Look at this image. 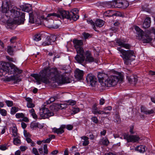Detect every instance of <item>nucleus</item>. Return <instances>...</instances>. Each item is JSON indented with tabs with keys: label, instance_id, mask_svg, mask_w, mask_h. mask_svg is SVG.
<instances>
[{
	"label": "nucleus",
	"instance_id": "7",
	"mask_svg": "<svg viewBox=\"0 0 155 155\" xmlns=\"http://www.w3.org/2000/svg\"><path fill=\"white\" fill-rule=\"evenodd\" d=\"M106 6L108 8L115 7L118 8H126L129 5L126 1L122 0H112V1L106 2Z\"/></svg>",
	"mask_w": 155,
	"mask_h": 155
},
{
	"label": "nucleus",
	"instance_id": "53",
	"mask_svg": "<svg viewBox=\"0 0 155 155\" xmlns=\"http://www.w3.org/2000/svg\"><path fill=\"white\" fill-rule=\"evenodd\" d=\"M32 153L35 155H40L37 149L35 148H33Z\"/></svg>",
	"mask_w": 155,
	"mask_h": 155
},
{
	"label": "nucleus",
	"instance_id": "33",
	"mask_svg": "<svg viewBox=\"0 0 155 155\" xmlns=\"http://www.w3.org/2000/svg\"><path fill=\"white\" fill-rule=\"evenodd\" d=\"M87 22L89 24L91 25L92 26L93 29L96 31L99 32V31L96 29V28L95 26V23L93 21L92 19L88 20L87 21Z\"/></svg>",
	"mask_w": 155,
	"mask_h": 155
},
{
	"label": "nucleus",
	"instance_id": "3",
	"mask_svg": "<svg viewBox=\"0 0 155 155\" xmlns=\"http://www.w3.org/2000/svg\"><path fill=\"white\" fill-rule=\"evenodd\" d=\"M22 70L19 69L12 63H8L3 61L0 62V76H5L8 73L9 74H21Z\"/></svg>",
	"mask_w": 155,
	"mask_h": 155
},
{
	"label": "nucleus",
	"instance_id": "36",
	"mask_svg": "<svg viewBox=\"0 0 155 155\" xmlns=\"http://www.w3.org/2000/svg\"><path fill=\"white\" fill-rule=\"evenodd\" d=\"M18 110V108L15 107H12L11 110V114L12 115L14 114Z\"/></svg>",
	"mask_w": 155,
	"mask_h": 155
},
{
	"label": "nucleus",
	"instance_id": "35",
	"mask_svg": "<svg viewBox=\"0 0 155 155\" xmlns=\"http://www.w3.org/2000/svg\"><path fill=\"white\" fill-rule=\"evenodd\" d=\"M56 98V97H51L48 101H46V102H45L44 103H46V105L50 104L54 101Z\"/></svg>",
	"mask_w": 155,
	"mask_h": 155
},
{
	"label": "nucleus",
	"instance_id": "27",
	"mask_svg": "<svg viewBox=\"0 0 155 155\" xmlns=\"http://www.w3.org/2000/svg\"><path fill=\"white\" fill-rule=\"evenodd\" d=\"M104 21L101 19H98L95 22V25L98 27H101L104 25Z\"/></svg>",
	"mask_w": 155,
	"mask_h": 155
},
{
	"label": "nucleus",
	"instance_id": "1",
	"mask_svg": "<svg viewBox=\"0 0 155 155\" xmlns=\"http://www.w3.org/2000/svg\"><path fill=\"white\" fill-rule=\"evenodd\" d=\"M31 76L36 80L37 84H40L41 82L45 84L50 83L49 79H51L58 84H63L70 82L69 78L66 75L61 74L56 68H45L41 71L39 74H34Z\"/></svg>",
	"mask_w": 155,
	"mask_h": 155
},
{
	"label": "nucleus",
	"instance_id": "20",
	"mask_svg": "<svg viewBox=\"0 0 155 155\" xmlns=\"http://www.w3.org/2000/svg\"><path fill=\"white\" fill-rule=\"evenodd\" d=\"M107 75L103 73H99L97 74V77L100 82L101 83V85L103 82H105V78L107 77Z\"/></svg>",
	"mask_w": 155,
	"mask_h": 155
},
{
	"label": "nucleus",
	"instance_id": "62",
	"mask_svg": "<svg viewBox=\"0 0 155 155\" xmlns=\"http://www.w3.org/2000/svg\"><path fill=\"white\" fill-rule=\"evenodd\" d=\"M105 103V100L103 98H101L100 100V104L101 105H103Z\"/></svg>",
	"mask_w": 155,
	"mask_h": 155
},
{
	"label": "nucleus",
	"instance_id": "52",
	"mask_svg": "<svg viewBox=\"0 0 155 155\" xmlns=\"http://www.w3.org/2000/svg\"><path fill=\"white\" fill-rule=\"evenodd\" d=\"M24 134L26 138L30 137V134L27 132L26 130H24Z\"/></svg>",
	"mask_w": 155,
	"mask_h": 155
},
{
	"label": "nucleus",
	"instance_id": "54",
	"mask_svg": "<svg viewBox=\"0 0 155 155\" xmlns=\"http://www.w3.org/2000/svg\"><path fill=\"white\" fill-rule=\"evenodd\" d=\"M92 121L95 124H97L98 123V120L96 117H93L91 118Z\"/></svg>",
	"mask_w": 155,
	"mask_h": 155
},
{
	"label": "nucleus",
	"instance_id": "19",
	"mask_svg": "<svg viewBox=\"0 0 155 155\" xmlns=\"http://www.w3.org/2000/svg\"><path fill=\"white\" fill-rule=\"evenodd\" d=\"M134 29L136 31V34L138 38L140 39L144 35L143 31L138 26H136L134 27Z\"/></svg>",
	"mask_w": 155,
	"mask_h": 155
},
{
	"label": "nucleus",
	"instance_id": "42",
	"mask_svg": "<svg viewBox=\"0 0 155 155\" xmlns=\"http://www.w3.org/2000/svg\"><path fill=\"white\" fill-rule=\"evenodd\" d=\"M8 146L6 144L0 145V149L2 150H5L8 149Z\"/></svg>",
	"mask_w": 155,
	"mask_h": 155
},
{
	"label": "nucleus",
	"instance_id": "58",
	"mask_svg": "<svg viewBox=\"0 0 155 155\" xmlns=\"http://www.w3.org/2000/svg\"><path fill=\"white\" fill-rule=\"evenodd\" d=\"M72 111L74 114H76L80 111V109L78 107L74 108L72 110Z\"/></svg>",
	"mask_w": 155,
	"mask_h": 155
},
{
	"label": "nucleus",
	"instance_id": "4",
	"mask_svg": "<svg viewBox=\"0 0 155 155\" xmlns=\"http://www.w3.org/2000/svg\"><path fill=\"white\" fill-rule=\"evenodd\" d=\"M117 76L111 75L107 78L105 80V82H103L101 84L102 86L111 87L114 86L117 84L119 80H123V76L120 73L118 72L117 74Z\"/></svg>",
	"mask_w": 155,
	"mask_h": 155
},
{
	"label": "nucleus",
	"instance_id": "10",
	"mask_svg": "<svg viewBox=\"0 0 155 155\" xmlns=\"http://www.w3.org/2000/svg\"><path fill=\"white\" fill-rule=\"evenodd\" d=\"M124 139L127 140L128 142H135L138 141L140 138L137 136L129 135L127 134H125L124 135Z\"/></svg>",
	"mask_w": 155,
	"mask_h": 155
},
{
	"label": "nucleus",
	"instance_id": "28",
	"mask_svg": "<svg viewBox=\"0 0 155 155\" xmlns=\"http://www.w3.org/2000/svg\"><path fill=\"white\" fill-rule=\"evenodd\" d=\"M127 78L130 83H133L134 84H136L138 80L137 76H133L132 77V78L127 77Z\"/></svg>",
	"mask_w": 155,
	"mask_h": 155
},
{
	"label": "nucleus",
	"instance_id": "9",
	"mask_svg": "<svg viewBox=\"0 0 155 155\" xmlns=\"http://www.w3.org/2000/svg\"><path fill=\"white\" fill-rule=\"evenodd\" d=\"M73 42L77 53H80V51H81L80 52H82L84 50L83 48L82 47L83 45L82 40L74 39L73 40Z\"/></svg>",
	"mask_w": 155,
	"mask_h": 155
},
{
	"label": "nucleus",
	"instance_id": "39",
	"mask_svg": "<svg viewBox=\"0 0 155 155\" xmlns=\"http://www.w3.org/2000/svg\"><path fill=\"white\" fill-rule=\"evenodd\" d=\"M30 127L33 129L37 127H40L39 126L38 123H32L31 124Z\"/></svg>",
	"mask_w": 155,
	"mask_h": 155
},
{
	"label": "nucleus",
	"instance_id": "44",
	"mask_svg": "<svg viewBox=\"0 0 155 155\" xmlns=\"http://www.w3.org/2000/svg\"><path fill=\"white\" fill-rule=\"evenodd\" d=\"M113 15H115L117 16H120V17H123L124 15L119 12H116L115 13H114L112 14Z\"/></svg>",
	"mask_w": 155,
	"mask_h": 155
},
{
	"label": "nucleus",
	"instance_id": "57",
	"mask_svg": "<svg viewBox=\"0 0 155 155\" xmlns=\"http://www.w3.org/2000/svg\"><path fill=\"white\" fill-rule=\"evenodd\" d=\"M17 39V37L14 36L12 37L10 39V41L11 43H14L15 42Z\"/></svg>",
	"mask_w": 155,
	"mask_h": 155
},
{
	"label": "nucleus",
	"instance_id": "60",
	"mask_svg": "<svg viewBox=\"0 0 155 155\" xmlns=\"http://www.w3.org/2000/svg\"><path fill=\"white\" fill-rule=\"evenodd\" d=\"M49 26L50 28L54 29H57L59 27V25H49Z\"/></svg>",
	"mask_w": 155,
	"mask_h": 155
},
{
	"label": "nucleus",
	"instance_id": "64",
	"mask_svg": "<svg viewBox=\"0 0 155 155\" xmlns=\"http://www.w3.org/2000/svg\"><path fill=\"white\" fill-rule=\"evenodd\" d=\"M106 133V131L105 130H103V131H101L100 133L101 136H105Z\"/></svg>",
	"mask_w": 155,
	"mask_h": 155
},
{
	"label": "nucleus",
	"instance_id": "21",
	"mask_svg": "<svg viewBox=\"0 0 155 155\" xmlns=\"http://www.w3.org/2000/svg\"><path fill=\"white\" fill-rule=\"evenodd\" d=\"M6 81H13L15 83H17L21 81V79L15 75L12 76L9 78H6Z\"/></svg>",
	"mask_w": 155,
	"mask_h": 155
},
{
	"label": "nucleus",
	"instance_id": "49",
	"mask_svg": "<svg viewBox=\"0 0 155 155\" xmlns=\"http://www.w3.org/2000/svg\"><path fill=\"white\" fill-rule=\"evenodd\" d=\"M83 35L84 38L85 39H87L89 37H91L90 35L89 34L86 32H84L83 33Z\"/></svg>",
	"mask_w": 155,
	"mask_h": 155
},
{
	"label": "nucleus",
	"instance_id": "46",
	"mask_svg": "<svg viewBox=\"0 0 155 155\" xmlns=\"http://www.w3.org/2000/svg\"><path fill=\"white\" fill-rule=\"evenodd\" d=\"M147 33L149 34H150L151 33H153L155 35V28L151 27L149 31V32H147Z\"/></svg>",
	"mask_w": 155,
	"mask_h": 155
},
{
	"label": "nucleus",
	"instance_id": "6",
	"mask_svg": "<svg viewBox=\"0 0 155 155\" xmlns=\"http://www.w3.org/2000/svg\"><path fill=\"white\" fill-rule=\"evenodd\" d=\"M117 49L121 54L120 56L123 58L124 64L127 65L129 64L130 63V58L134 56V51L131 50L126 51L120 47L117 48Z\"/></svg>",
	"mask_w": 155,
	"mask_h": 155
},
{
	"label": "nucleus",
	"instance_id": "38",
	"mask_svg": "<svg viewBox=\"0 0 155 155\" xmlns=\"http://www.w3.org/2000/svg\"><path fill=\"white\" fill-rule=\"evenodd\" d=\"M78 10L77 8H74V9L72 11H71L70 12H72L73 13H74V15H73L72 16L74 17H76V16H78V17L77 18V20L79 18V16L77 14L78 12Z\"/></svg>",
	"mask_w": 155,
	"mask_h": 155
},
{
	"label": "nucleus",
	"instance_id": "14",
	"mask_svg": "<svg viewBox=\"0 0 155 155\" xmlns=\"http://www.w3.org/2000/svg\"><path fill=\"white\" fill-rule=\"evenodd\" d=\"M47 41H45L42 43L44 46L49 45H51V43L54 42L56 40V36L54 35H51L47 38Z\"/></svg>",
	"mask_w": 155,
	"mask_h": 155
},
{
	"label": "nucleus",
	"instance_id": "45",
	"mask_svg": "<svg viewBox=\"0 0 155 155\" xmlns=\"http://www.w3.org/2000/svg\"><path fill=\"white\" fill-rule=\"evenodd\" d=\"M109 142L107 138L102 140V143L104 145L107 146L109 144Z\"/></svg>",
	"mask_w": 155,
	"mask_h": 155
},
{
	"label": "nucleus",
	"instance_id": "25",
	"mask_svg": "<svg viewBox=\"0 0 155 155\" xmlns=\"http://www.w3.org/2000/svg\"><path fill=\"white\" fill-rule=\"evenodd\" d=\"M141 40H142L143 43H149L151 42L152 39L150 37L149 35H143Z\"/></svg>",
	"mask_w": 155,
	"mask_h": 155
},
{
	"label": "nucleus",
	"instance_id": "5",
	"mask_svg": "<svg viewBox=\"0 0 155 155\" xmlns=\"http://www.w3.org/2000/svg\"><path fill=\"white\" fill-rule=\"evenodd\" d=\"M60 14H57L55 13H50L48 15L47 17H49L51 16H53L61 18V16L63 18H66L70 20L72 19L75 21L77 20V18L78 17L77 16L74 17L72 16L74 15V13L72 12H69L64 10H61L60 11Z\"/></svg>",
	"mask_w": 155,
	"mask_h": 155
},
{
	"label": "nucleus",
	"instance_id": "23",
	"mask_svg": "<svg viewBox=\"0 0 155 155\" xmlns=\"http://www.w3.org/2000/svg\"><path fill=\"white\" fill-rule=\"evenodd\" d=\"M150 18L147 17L143 22V27L144 29H146L149 27L151 23Z\"/></svg>",
	"mask_w": 155,
	"mask_h": 155
},
{
	"label": "nucleus",
	"instance_id": "55",
	"mask_svg": "<svg viewBox=\"0 0 155 155\" xmlns=\"http://www.w3.org/2000/svg\"><path fill=\"white\" fill-rule=\"evenodd\" d=\"M44 153L45 154H47L48 153V150L47 148V145L46 144H45L44 146Z\"/></svg>",
	"mask_w": 155,
	"mask_h": 155
},
{
	"label": "nucleus",
	"instance_id": "59",
	"mask_svg": "<svg viewBox=\"0 0 155 155\" xmlns=\"http://www.w3.org/2000/svg\"><path fill=\"white\" fill-rule=\"evenodd\" d=\"M51 140H50V139L49 138V137L48 138H47L46 140H42V143H49L50 142Z\"/></svg>",
	"mask_w": 155,
	"mask_h": 155
},
{
	"label": "nucleus",
	"instance_id": "2",
	"mask_svg": "<svg viewBox=\"0 0 155 155\" xmlns=\"http://www.w3.org/2000/svg\"><path fill=\"white\" fill-rule=\"evenodd\" d=\"M20 9L16 7H14L12 9L6 12L4 16L5 22L10 19H14L13 22L18 25L23 24L25 20V14L24 13L21 14Z\"/></svg>",
	"mask_w": 155,
	"mask_h": 155
},
{
	"label": "nucleus",
	"instance_id": "15",
	"mask_svg": "<svg viewBox=\"0 0 155 155\" xmlns=\"http://www.w3.org/2000/svg\"><path fill=\"white\" fill-rule=\"evenodd\" d=\"M63 104H53L50 107L51 111L53 112H56L59 109H62L64 107L62 106Z\"/></svg>",
	"mask_w": 155,
	"mask_h": 155
},
{
	"label": "nucleus",
	"instance_id": "18",
	"mask_svg": "<svg viewBox=\"0 0 155 155\" xmlns=\"http://www.w3.org/2000/svg\"><path fill=\"white\" fill-rule=\"evenodd\" d=\"M74 76L78 79H81L83 76L84 72L83 71L77 69L75 72Z\"/></svg>",
	"mask_w": 155,
	"mask_h": 155
},
{
	"label": "nucleus",
	"instance_id": "24",
	"mask_svg": "<svg viewBox=\"0 0 155 155\" xmlns=\"http://www.w3.org/2000/svg\"><path fill=\"white\" fill-rule=\"evenodd\" d=\"M117 43L118 44L119 46H121L126 49H129L131 47L130 44L125 43L121 41L120 39H118L117 41Z\"/></svg>",
	"mask_w": 155,
	"mask_h": 155
},
{
	"label": "nucleus",
	"instance_id": "13",
	"mask_svg": "<svg viewBox=\"0 0 155 155\" xmlns=\"http://www.w3.org/2000/svg\"><path fill=\"white\" fill-rule=\"evenodd\" d=\"M86 58L85 59L86 61L88 62H92L94 61L96 62V60H94L93 58L91 52L89 51H87L84 53Z\"/></svg>",
	"mask_w": 155,
	"mask_h": 155
},
{
	"label": "nucleus",
	"instance_id": "26",
	"mask_svg": "<svg viewBox=\"0 0 155 155\" xmlns=\"http://www.w3.org/2000/svg\"><path fill=\"white\" fill-rule=\"evenodd\" d=\"M16 47V46H8L7 47V51L8 53L11 55H13L14 50L13 48Z\"/></svg>",
	"mask_w": 155,
	"mask_h": 155
},
{
	"label": "nucleus",
	"instance_id": "40",
	"mask_svg": "<svg viewBox=\"0 0 155 155\" xmlns=\"http://www.w3.org/2000/svg\"><path fill=\"white\" fill-rule=\"evenodd\" d=\"M96 105L94 104L93 105L92 108V112L94 114H97V112L98 111Z\"/></svg>",
	"mask_w": 155,
	"mask_h": 155
},
{
	"label": "nucleus",
	"instance_id": "31",
	"mask_svg": "<svg viewBox=\"0 0 155 155\" xmlns=\"http://www.w3.org/2000/svg\"><path fill=\"white\" fill-rule=\"evenodd\" d=\"M23 8H22V10L25 12H28L30 11L31 9V6L29 4H25L23 6Z\"/></svg>",
	"mask_w": 155,
	"mask_h": 155
},
{
	"label": "nucleus",
	"instance_id": "41",
	"mask_svg": "<svg viewBox=\"0 0 155 155\" xmlns=\"http://www.w3.org/2000/svg\"><path fill=\"white\" fill-rule=\"evenodd\" d=\"M114 122L118 124H120L121 122V120L119 115L116 114L115 116V118Z\"/></svg>",
	"mask_w": 155,
	"mask_h": 155
},
{
	"label": "nucleus",
	"instance_id": "34",
	"mask_svg": "<svg viewBox=\"0 0 155 155\" xmlns=\"http://www.w3.org/2000/svg\"><path fill=\"white\" fill-rule=\"evenodd\" d=\"M41 34H37L35 35L33 38L34 40L36 41H38L41 39Z\"/></svg>",
	"mask_w": 155,
	"mask_h": 155
},
{
	"label": "nucleus",
	"instance_id": "17",
	"mask_svg": "<svg viewBox=\"0 0 155 155\" xmlns=\"http://www.w3.org/2000/svg\"><path fill=\"white\" fill-rule=\"evenodd\" d=\"M65 126L64 125H62L59 128L54 127L52 129L53 132L58 134H61L64 132V129Z\"/></svg>",
	"mask_w": 155,
	"mask_h": 155
},
{
	"label": "nucleus",
	"instance_id": "61",
	"mask_svg": "<svg viewBox=\"0 0 155 155\" xmlns=\"http://www.w3.org/2000/svg\"><path fill=\"white\" fill-rule=\"evenodd\" d=\"M28 148L27 147L25 146H21L20 147V149L21 151H24Z\"/></svg>",
	"mask_w": 155,
	"mask_h": 155
},
{
	"label": "nucleus",
	"instance_id": "29",
	"mask_svg": "<svg viewBox=\"0 0 155 155\" xmlns=\"http://www.w3.org/2000/svg\"><path fill=\"white\" fill-rule=\"evenodd\" d=\"M14 138L13 139L14 144L17 145L20 144L21 143V141L19 135H18V137L17 136H14Z\"/></svg>",
	"mask_w": 155,
	"mask_h": 155
},
{
	"label": "nucleus",
	"instance_id": "8",
	"mask_svg": "<svg viewBox=\"0 0 155 155\" xmlns=\"http://www.w3.org/2000/svg\"><path fill=\"white\" fill-rule=\"evenodd\" d=\"M46 105V103H44L40 109V115L43 119L48 118L54 115V113L45 107Z\"/></svg>",
	"mask_w": 155,
	"mask_h": 155
},
{
	"label": "nucleus",
	"instance_id": "50",
	"mask_svg": "<svg viewBox=\"0 0 155 155\" xmlns=\"http://www.w3.org/2000/svg\"><path fill=\"white\" fill-rule=\"evenodd\" d=\"M65 126V128H66L68 130H71L73 128V126L71 124L67 125H64Z\"/></svg>",
	"mask_w": 155,
	"mask_h": 155
},
{
	"label": "nucleus",
	"instance_id": "12",
	"mask_svg": "<svg viewBox=\"0 0 155 155\" xmlns=\"http://www.w3.org/2000/svg\"><path fill=\"white\" fill-rule=\"evenodd\" d=\"M77 53V55L75 56V59L78 63L81 64L84 61L85 59V57L84 55V50H83L82 52Z\"/></svg>",
	"mask_w": 155,
	"mask_h": 155
},
{
	"label": "nucleus",
	"instance_id": "56",
	"mask_svg": "<svg viewBox=\"0 0 155 155\" xmlns=\"http://www.w3.org/2000/svg\"><path fill=\"white\" fill-rule=\"evenodd\" d=\"M68 104L71 105H74L76 104V101L74 100H70L68 102Z\"/></svg>",
	"mask_w": 155,
	"mask_h": 155
},
{
	"label": "nucleus",
	"instance_id": "30",
	"mask_svg": "<svg viewBox=\"0 0 155 155\" xmlns=\"http://www.w3.org/2000/svg\"><path fill=\"white\" fill-rule=\"evenodd\" d=\"M145 146L140 145L137 147L135 150L140 153H143L145 150Z\"/></svg>",
	"mask_w": 155,
	"mask_h": 155
},
{
	"label": "nucleus",
	"instance_id": "22",
	"mask_svg": "<svg viewBox=\"0 0 155 155\" xmlns=\"http://www.w3.org/2000/svg\"><path fill=\"white\" fill-rule=\"evenodd\" d=\"M140 110L141 112L145 114H150L153 113L154 112L153 110H148L143 106H141Z\"/></svg>",
	"mask_w": 155,
	"mask_h": 155
},
{
	"label": "nucleus",
	"instance_id": "43",
	"mask_svg": "<svg viewBox=\"0 0 155 155\" xmlns=\"http://www.w3.org/2000/svg\"><path fill=\"white\" fill-rule=\"evenodd\" d=\"M24 114L22 113H18L15 114V117L17 118H23L24 116Z\"/></svg>",
	"mask_w": 155,
	"mask_h": 155
},
{
	"label": "nucleus",
	"instance_id": "47",
	"mask_svg": "<svg viewBox=\"0 0 155 155\" xmlns=\"http://www.w3.org/2000/svg\"><path fill=\"white\" fill-rule=\"evenodd\" d=\"M5 103L7 106L9 107H11L13 105V102L12 101H5Z\"/></svg>",
	"mask_w": 155,
	"mask_h": 155
},
{
	"label": "nucleus",
	"instance_id": "16",
	"mask_svg": "<svg viewBox=\"0 0 155 155\" xmlns=\"http://www.w3.org/2000/svg\"><path fill=\"white\" fill-rule=\"evenodd\" d=\"M9 2L7 0H5L3 1L2 6V11L3 13H5L9 10Z\"/></svg>",
	"mask_w": 155,
	"mask_h": 155
},
{
	"label": "nucleus",
	"instance_id": "37",
	"mask_svg": "<svg viewBox=\"0 0 155 155\" xmlns=\"http://www.w3.org/2000/svg\"><path fill=\"white\" fill-rule=\"evenodd\" d=\"M30 23H34L35 20L34 15L32 13H29V21Z\"/></svg>",
	"mask_w": 155,
	"mask_h": 155
},
{
	"label": "nucleus",
	"instance_id": "32",
	"mask_svg": "<svg viewBox=\"0 0 155 155\" xmlns=\"http://www.w3.org/2000/svg\"><path fill=\"white\" fill-rule=\"evenodd\" d=\"M12 132V135L14 136L18 137V135L19 134L18 133V130L16 126H13L11 128Z\"/></svg>",
	"mask_w": 155,
	"mask_h": 155
},
{
	"label": "nucleus",
	"instance_id": "11",
	"mask_svg": "<svg viewBox=\"0 0 155 155\" xmlns=\"http://www.w3.org/2000/svg\"><path fill=\"white\" fill-rule=\"evenodd\" d=\"M86 79L88 82H89L90 85L94 86L97 82L96 79L94 76L91 74H89L87 76Z\"/></svg>",
	"mask_w": 155,
	"mask_h": 155
},
{
	"label": "nucleus",
	"instance_id": "63",
	"mask_svg": "<svg viewBox=\"0 0 155 155\" xmlns=\"http://www.w3.org/2000/svg\"><path fill=\"white\" fill-rule=\"evenodd\" d=\"M89 143L88 140L84 141L83 143V145L84 146H87L89 144Z\"/></svg>",
	"mask_w": 155,
	"mask_h": 155
},
{
	"label": "nucleus",
	"instance_id": "48",
	"mask_svg": "<svg viewBox=\"0 0 155 155\" xmlns=\"http://www.w3.org/2000/svg\"><path fill=\"white\" fill-rule=\"evenodd\" d=\"M27 106L28 108H32L35 107V105L32 102L27 103Z\"/></svg>",
	"mask_w": 155,
	"mask_h": 155
},
{
	"label": "nucleus",
	"instance_id": "51",
	"mask_svg": "<svg viewBox=\"0 0 155 155\" xmlns=\"http://www.w3.org/2000/svg\"><path fill=\"white\" fill-rule=\"evenodd\" d=\"M0 112L1 114L3 116H5L7 115V111L4 109H1L0 110Z\"/></svg>",
	"mask_w": 155,
	"mask_h": 155
}]
</instances>
